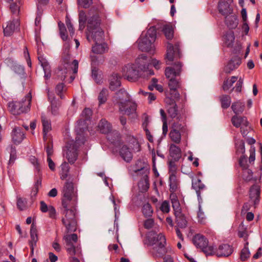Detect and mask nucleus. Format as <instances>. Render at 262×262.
I'll list each match as a JSON object with an SVG mask.
<instances>
[{
	"mask_svg": "<svg viewBox=\"0 0 262 262\" xmlns=\"http://www.w3.org/2000/svg\"><path fill=\"white\" fill-rule=\"evenodd\" d=\"M77 190L76 184L73 182H67V252L73 256L76 254L78 249L76 244L78 236L75 232L77 229L76 205L77 202Z\"/></svg>",
	"mask_w": 262,
	"mask_h": 262,
	"instance_id": "f257e3e1",
	"label": "nucleus"
},
{
	"mask_svg": "<svg viewBox=\"0 0 262 262\" xmlns=\"http://www.w3.org/2000/svg\"><path fill=\"white\" fill-rule=\"evenodd\" d=\"M88 126L86 120L80 119L77 121L76 126V132L77 136L75 141L67 142V159L69 163L72 164L77 160L78 155V149L81 145L84 144L85 138L83 135L86 130Z\"/></svg>",
	"mask_w": 262,
	"mask_h": 262,
	"instance_id": "f03ea898",
	"label": "nucleus"
},
{
	"mask_svg": "<svg viewBox=\"0 0 262 262\" xmlns=\"http://www.w3.org/2000/svg\"><path fill=\"white\" fill-rule=\"evenodd\" d=\"M182 63L180 62H175L172 67H167L165 70V74L169 79L168 86L169 88V95L168 96L172 97L174 99H180V95L177 89L180 88L181 82L180 80L181 73L182 72Z\"/></svg>",
	"mask_w": 262,
	"mask_h": 262,
	"instance_id": "7ed1b4c3",
	"label": "nucleus"
},
{
	"mask_svg": "<svg viewBox=\"0 0 262 262\" xmlns=\"http://www.w3.org/2000/svg\"><path fill=\"white\" fill-rule=\"evenodd\" d=\"M97 8L93 7L90 10L89 14L93 12H96L90 16L88 19L86 38L89 41L91 39H93L95 43L102 42L104 40V32L100 27L101 20L97 13Z\"/></svg>",
	"mask_w": 262,
	"mask_h": 262,
	"instance_id": "20e7f679",
	"label": "nucleus"
},
{
	"mask_svg": "<svg viewBox=\"0 0 262 262\" xmlns=\"http://www.w3.org/2000/svg\"><path fill=\"white\" fill-rule=\"evenodd\" d=\"M147 239L149 244L153 247L152 253L156 256L162 257L166 254V238L164 235L151 231L149 233Z\"/></svg>",
	"mask_w": 262,
	"mask_h": 262,
	"instance_id": "39448f33",
	"label": "nucleus"
},
{
	"mask_svg": "<svg viewBox=\"0 0 262 262\" xmlns=\"http://www.w3.org/2000/svg\"><path fill=\"white\" fill-rule=\"evenodd\" d=\"M157 37V30L155 26L150 27L144 35L143 34L138 39V48L142 52H152L154 46L153 43Z\"/></svg>",
	"mask_w": 262,
	"mask_h": 262,
	"instance_id": "423d86ee",
	"label": "nucleus"
},
{
	"mask_svg": "<svg viewBox=\"0 0 262 262\" xmlns=\"http://www.w3.org/2000/svg\"><path fill=\"white\" fill-rule=\"evenodd\" d=\"M188 134V130L185 123L176 121L172 124L169 135L172 142L176 144H179L182 136H187Z\"/></svg>",
	"mask_w": 262,
	"mask_h": 262,
	"instance_id": "0eeeda50",
	"label": "nucleus"
},
{
	"mask_svg": "<svg viewBox=\"0 0 262 262\" xmlns=\"http://www.w3.org/2000/svg\"><path fill=\"white\" fill-rule=\"evenodd\" d=\"M192 188L196 191L199 203V211L198 212L199 222L201 224H204L206 217L204 212L201 209V204L202 203L203 200L201 195V192L205 190L206 186L200 179L196 178L192 180Z\"/></svg>",
	"mask_w": 262,
	"mask_h": 262,
	"instance_id": "6e6552de",
	"label": "nucleus"
},
{
	"mask_svg": "<svg viewBox=\"0 0 262 262\" xmlns=\"http://www.w3.org/2000/svg\"><path fill=\"white\" fill-rule=\"evenodd\" d=\"M180 99H174V98L169 96H166L165 98V102L167 108V112L171 118H176L179 121L181 118V115H179L178 106L176 102Z\"/></svg>",
	"mask_w": 262,
	"mask_h": 262,
	"instance_id": "1a4fd4ad",
	"label": "nucleus"
},
{
	"mask_svg": "<svg viewBox=\"0 0 262 262\" xmlns=\"http://www.w3.org/2000/svg\"><path fill=\"white\" fill-rule=\"evenodd\" d=\"M180 43L177 42L174 43V46L170 43H167V53L166 54V59L168 61H173L174 59H178L182 57V54L180 51Z\"/></svg>",
	"mask_w": 262,
	"mask_h": 262,
	"instance_id": "9d476101",
	"label": "nucleus"
},
{
	"mask_svg": "<svg viewBox=\"0 0 262 262\" xmlns=\"http://www.w3.org/2000/svg\"><path fill=\"white\" fill-rule=\"evenodd\" d=\"M139 70L136 65L128 64L122 69L123 75L130 81H135L139 77Z\"/></svg>",
	"mask_w": 262,
	"mask_h": 262,
	"instance_id": "9b49d317",
	"label": "nucleus"
},
{
	"mask_svg": "<svg viewBox=\"0 0 262 262\" xmlns=\"http://www.w3.org/2000/svg\"><path fill=\"white\" fill-rule=\"evenodd\" d=\"M69 55V54L67 53V74H71L72 73V75L70 76V81H69V83H72L75 79L78 72V61L77 60L74 59L72 62H70L68 59Z\"/></svg>",
	"mask_w": 262,
	"mask_h": 262,
	"instance_id": "f8f14e48",
	"label": "nucleus"
},
{
	"mask_svg": "<svg viewBox=\"0 0 262 262\" xmlns=\"http://www.w3.org/2000/svg\"><path fill=\"white\" fill-rule=\"evenodd\" d=\"M260 187L257 184L253 185L249 189V198L253 202L254 208L259 204L260 201Z\"/></svg>",
	"mask_w": 262,
	"mask_h": 262,
	"instance_id": "ddd939ff",
	"label": "nucleus"
},
{
	"mask_svg": "<svg viewBox=\"0 0 262 262\" xmlns=\"http://www.w3.org/2000/svg\"><path fill=\"white\" fill-rule=\"evenodd\" d=\"M241 58L238 56H234L231 58L225 66L224 71L226 74H230L232 71L236 69L241 64Z\"/></svg>",
	"mask_w": 262,
	"mask_h": 262,
	"instance_id": "4468645a",
	"label": "nucleus"
},
{
	"mask_svg": "<svg viewBox=\"0 0 262 262\" xmlns=\"http://www.w3.org/2000/svg\"><path fill=\"white\" fill-rule=\"evenodd\" d=\"M12 141L15 145L19 144L25 138V134L20 127H15L11 133Z\"/></svg>",
	"mask_w": 262,
	"mask_h": 262,
	"instance_id": "2eb2a0df",
	"label": "nucleus"
},
{
	"mask_svg": "<svg viewBox=\"0 0 262 262\" xmlns=\"http://www.w3.org/2000/svg\"><path fill=\"white\" fill-rule=\"evenodd\" d=\"M66 57L64 53H62L61 59L58 67L55 71L56 78L63 80L66 78Z\"/></svg>",
	"mask_w": 262,
	"mask_h": 262,
	"instance_id": "dca6fc26",
	"label": "nucleus"
},
{
	"mask_svg": "<svg viewBox=\"0 0 262 262\" xmlns=\"http://www.w3.org/2000/svg\"><path fill=\"white\" fill-rule=\"evenodd\" d=\"M217 9L219 13L224 16H228L233 13V8L226 1H220L218 2Z\"/></svg>",
	"mask_w": 262,
	"mask_h": 262,
	"instance_id": "f3484780",
	"label": "nucleus"
},
{
	"mask_svg": "<svg viewBox=\"0 0 262 262\" xmlns=\"http://www.w3.org/2000/svg\"><path fill=\"white\" fill-rule=\"evenodd\" d=\"M106 138L111 143L117 147L120 146L122 144L120 134L117 131H111L107 134Z\"/></svg>",
	"mask_w": 262,
	"mask_h": 262,
	"instance_id": "a211bd4d",
	"label": "nucleus"
},
{
	"mask_svg": "<svg viewBox=\"0 0 262 262\" xmlns=\"http://www.w3.org/2000/svg\"><path fill=\"white\" fill-rule=\"evenodd\" d=\"M233 251V248L228 244H222L216 249V255L218 257L229 256Z\"/></svg>",
	"mask_w": 262,
	"mask_h": 262,
	"instance_id": "6ab92c4d",
	"label": "nucleus"
},
{
	"mask_svg": "<svg viewBox=\"0 0 262 262\" xmlns=\"http://www.w3.org/2000/svg\"><path fill=\"white\" fill-rule=\"evenodd\" d=\"M19 26V23L17 19H14L12 21L8 22L6 27L3 26L5 36H11Z\"/></svg>",
	"mask_w": 262,
	"mask_h": 262,
	"instance_id": "aec40b11",
	"label": "nucleus"
},
{
	"mask_svg": "<svg viewBox=\"0 0 262 262\" xmlns=\"http://www.w3.org/2000/svg\"><path fill=\"white\" fill-rule=\"evenodd\" d=\"M30 237L31 240L29 241V244L31 250V252L33 253L34 248L36 246V243L38 240L37 228L33 223L31 226Z\"/></svg>",
	"mask_w": 262,
	"mask_h": 262,
	"instance_id": "412c9836",
	"label": "nucleus"
},
{
	"mask_svg": "<svg viewBox=\"0 0 262 262\" xmlns=\"http://www.w3.org/2000/svg\"><path fill=\"white\" fill-rule=\"evenodd\" d=\"M116 102L119 106H123L124 103L129 100L128 94L124 89H121L115 93Z\"/></svg>",
	"mask_w": 262,
	"mask_h": 262,
	"instance_id": "4be33fe9",
	"label": "nucleus"
},
{
	"mask_svg": "<svg viewBox=\"0 0 262 262\" xmlns=\"http://www.w3.org/2000/svg\"><path fill=\"white\" fill-rule=\"evenodd\" d=\"M231 122L233 125L236 128L241 127V125L247 127L249 125V122L247 117L245 116H238V115H235L232 116Z\"/></svg>",
	"mask_w": 262,
	"mask_h": 262,
	"instance_id": "5701e85b",
	"label": "nucleus"
},
{
	"mask_svg": "<svg viewBox=\"0 0 262 262\" xmlns=\"http://www.w3.org/2000/svg\"><path fill=\"white\" fill-rule=\"evenodd\" d=\"M192 241L196 247L200 248L202 251L208 245V239L204 236L200 234L195 235Z\"/></svg>",
	"mask_w": 262,
	"mask_h": 262,
	"instance_id": "b1692460",
	"label": "nucleus"
},
{
	"mask_svg": "<svg viewBox=\"0 0 262 262\" xmlns=\"http://www.w3.org/2000/svg\"><path fill=\"white\" fill-rule=\"evenodd\" d=\"M137 104L134 102L126 101L124 103V106H119L120 111L124 112L125 114L129 115L136 112Z\"/></svg>",
	"mask_w": 262,
	"mask_h": 262,
	"instance_id": "393cba45",
	"label": "nucleus"
},
{
	"mask_svg": "<svg viewBox=\"0 0 262 262\" xmlns=\"http://www.w3.org/2000/svg\"><path fill=\"white\" fill-rule=\"evenodd\" d=\"M32 97L30 93L27 94L25 98L19 102V107L22 110L24 113H27L30 111Z\"/></svg>",
	"mask_w": 262,
	"mask_h": 262,
	"instance_id": "a878e982",
	"label": "nucleus"
},
{
	"mask_svg": "<svg viewBox=\"0 0 262 262\" xmlns=\"http://www.w3.org/2000/svg\"><path fill=\"white\" fill-rule=\"evenodd\" d=\"M121 77L117 73H113L110 79V89L112 91H115L117 88L121 86L120 81Z\"/></svg>",
	"mask_w": 262,
	"mask_h": 262,
	"instance_id": "bb28decb",
	"label": "nucleus"
},
{
	"mask_svg": "<svg viewBox=\"0 0 262 262\" xmlns=\"http://www.w3.org/2000/svg\"><path fill=\"white\" fill-rule=\"evenodd\" d=\"M169 155L174 161H178L182 157L181 148L174 144H171L169 147Z\"/></svg>",
	"mask_w": 262,
	"mask_h": 262,
	"instance_id": "cd10ccee",
	"label": "nucleus"
},
{
	"mask_svg": "<svg viewBox=\"0 0 262 262\" xmlns=\"http://www.w3.org/2000/svg\"><path fill=\"white\" fill-rule=\"evenodd\" d=\"M176 217V223L178 227L181 228H185L187 226V221L186 219V217L180 211H176L174 212Z\"/></svg>",
	"mask_w": 262,
	"mask_h": 262,
	"instance_id": "c85d7f7f",
	"label": "nucleus"
},
{
	"mask_svg": "<svg viewBox=\"0 0 262 262\" xmlns=\"http://www.w3.org/2000/svg\"><path fill=\"white\" fill-rule=\"evenodd\" d=\"M235 40L234 33L232 31L227 32L223 36V42L227 48H232Z\"/></svg>",
	"mask_w": 262,
	"mask_h": 262,
	"instance_id": "c756f323",
	"label": "nucleus"
},
{
	"mask_svg": "<svg viewBox=\"0 0 262 262\" xmlns=\"http://www.w3.org/2000/svg\"><path fill=\"white\" fill-rule=\"evenodd\" d=\"M225 23L229 29H235L238 24V19L236 15L225 16Z\"/></svg>",
	"mask_w": 262,
	"mask_h": 262,
	"instance_id": "7c9ffc66",
	"label": "nucleus"
},
{
	"mask_svg": "<svg viewBox=\"0 0 262 262\" xmlns=\"http://www.w3.org/2000/svg\"><path fill=\"white\" fill-rule=\"evenodd\" d=\"M119 153L122 159L127 162H129L133 159L132 152L125 145L122 146L120 149Z\"/></svg>",
	"mask_w": 262,
	"mask_h": 262,
	"instance_id": "2f4dec72",
	"label": "nucleus"
},
{
	"mask_svg": "<svg viewBox=\"0 0 262 262\" xmlns=\"http://www.w3.org/2000/svg\"><path fill=\"white\" fill-rule=\"evenodd\" d=\"M125 139L126 142L130 145L133 149L136 150L137 151L140 150V146L138 141L135 137L130 134H127Z\"/></svg>",
	"mask_w": 262,
	"mask_h": 262,
	"instance_id": "473e14b6",
	"label": "nucleus"
},
{
	"mask_svg": "<svg viewBox=\"0 0 262 262\" xmlns=\"http://www.w3.org/2000/svg\"><path fill=\"white\" fill-rule=\"evenodd\" d=\"M19 102L12 101L8 103V108L11 113L14 115H19L23 113V111L19 108Z\"/></svg>",
	"mask_w": 262,
	"mask_h": 262,
	"instance_id": "72a5a7b5",
	"label": "nucleus"
},
{
	"mask_svg": "<svg viewBox=\"0 0 262 262\" xmlns=\"http://www.w3.org/2000/svg\"><path fill=\"white\" fill-rule=\"evenodd\" d=\"M107 45L105 43L98 42L92 47V52L98 54H102L107 51Z\"/></svg>",
	"mask_w": 262,
	"mask_h": 262,
	"instance_id": "f704fd0d",
	"label": "nucleus"
},
{
	"mask_svg": "<svg viewBox=\"0 0 262 262\" xmlns=\"http://www.w3.org/2000/svg\"><path fill=\"white\" fill-rule=\"evenodd\" d=\"M98 127L102 134H107L112 130V125L107 120L102 119L99 123Z\"/></svg>",
	"mask_w": 262,
	"mask_h": 262,
	"instance_id": "c9c22d12",
	"label": "nucleus"
},
{
	"mask_svg": "<svg viewBox=\"0 0 262 262\" xmlns=\"http://www.w3.org/2000/svg\"><path fill=\"white\" fill-rule=\"evenodd\" d=\"M109 95L108 90L106 88H103L98 96V105L100 106L106 103Z\"/></svg>",
	"mask_w": 262,
	"mask_h": 262,
	"instance_id": "e433bc0d",
	"label": "nucleus"
},
{
	"mask_svg": "<svg viewBox=\"0 0 262 262\" xmlns=\"http://www.w3.org/2000/svg\"><path fill=\"white\" fill-rule=\"evenodd\" d=\"M162 32L167 39L171 40L173 38L174 31L171 25H164L162 28Z\"/></svg>",
	"mask_w": 262,
	"mask_h": 262,
	"instance_id": "4c0bfd02",
	"label": "nucleus"
},
{
	"mask_svg": "<svg viewBox=\"0 0 262 262\" xmlns=\"http://www.w3.org/2000/svg\"><path fill=\"white\" fill-rule=\"evenodd\" d=\"M11 70L17 74L21 79H24L25 77V69L23 66L17 63H14L12 66Z\"/></svg>",
	"mask_w": 262,
	"mask_h": 262,
	"instance_id": "58836bf2",
	"label": "nucleus"
},
{
	"mask_svg": "<svg viewBox=\"0 0 262 262\" xmlns=\"http://www.w3.org/2000/svg\"><path fill=\"white\" fill-rule=\"evenodd\" d=\"M231 108L235 115L242 114L245 109V104L240 101L235 102L232 103Z\"/></svg>",
	"mask_w": 262,
	"mask_h": 262,
	"instance_id": "ea45409f",
	"label": "nucleus"
},
{
	"mask_svg": "<svg viewBox=\"0 0 262 262\" xmlns=\"http://www.w3.org/2000/svg\"><path fill=\"white\" fill-rule=\"evenodd\" d=\"M41 121L43 126V138L45 141L47 139V134L51 130V126L50 122L46 118L42 117Z\"/></svg>",
	"mask_w": 262,
	"mask_h": 262,
	"instance_id": "a19ab883",
	"label": "nucleus"
},
{
	"mask_svg": "<svg viewBox=\"0 0 262 262\" xmlns=\"http://www.w3.org/2000/svg\"><path fill=\"white\" fill-rule=\"evenodd\" d=\"M219 99L221 104V107L223 109L228 108L231 104V97L227 95H222L219 97Z\"/></svg>",
	"mask_w": 262,
	"mask_h": 262,
	"instance_id": "79ce46f5",
	"label": "nucleus"
},
{
	"mask_svg": "<svg viewBox=\"0 0 262 262\" xmlns=\"http://www.w3.org/2000/svg\"><path fill=\"white\" fill-rule=\"evenodd\" d=\"M37 54L39 62L41 64L43 71H47V70L51 69L49 63L43 55L40 53L39 49L37 50Z\"/></svg>",
	"mask_w": 262,
	"mask_h": 262,
	"instance_id": "37998d69",
	"label": "nucleus"
},
{
	"mask_svg": "<svg viewBox=\"0 0 262 262\" xmlns=\"http://www.w3.org/2000/svg\"><path fill=\"white\" fill-rule=\"evenodd\" d=\"M170 198L172 204V207L174 212H176V211H180L181 209L180 204L176 194L173 193H171L170 195Z\"/></svg>",
	"mask_w": 262,
	"mask_h": 262,
	"instance_id": "c03bdc74",
	"label": "nucleus"
},
{
	"mask_svg": "<svg viewBox=\"0 0 262 262\" xmlns=\"http://www.w3.org/2000/svg\"><path fill=\"white\" fill-rule=\"evenodd\" d=\"M237 77L232 76L231 79H226L223 82L222 88L224 91L228 90L233 85V84L237 80Z\"/></svg>",
	"mask_w": 262,
	"mask_h": 262,
	"instance_id": "a18cd8bd",
	"label": "nucleus"
},
{
	"mask_svg": "<svg viewBox=\"0 0 262 262\" xmlns=\"http://www.w3.org/2000/svg\"><path fill=\"white\" fill-rule=\"evenodd\" d=\"M56 93L60 98H64V94L66 93L65 84L63 82L58 83L56 87Z\"/></svg>",
	"mask_w": 262,
	"mask_h": 262,
	"instance_id": "49530a36",
	"label": "nucleus"
},
{
	"mask_svg": "<svg viewBox=\"0 0 262 262\" xmlns=\"http://www.w3.org/2000/svg\"><path fill=\"white\" fill-rule=\"evenodd\" d=\"M170 191L173 193L177 189V180L176 175H170L169 178Z\"/></svg>",
	"mask_w": 262,
	"mask_h": 262,
	"instance_id": "de8ad7c7",
	"label": "nucleus"
},
{
	"mask_svg": "<svg viewBox=\"0 0 262 262\" xmlns=\"http://www.w3.org/2000/svg\"><path fill=\"white\" fill-rule=\"evenodd\" d=\"M142 213L145 217H149L152 215L153 210L149 203H147L143 206Z\"/></svg>",
	"mask_w": 262,
	"mask_h": 262,
	"instance_id": "09e8293b",
	"label": "nucleus"
},
{
	"mask_svg": "<svg viewBox=\"0 0 262 262\" xmlns=\"http://www.w3.org/2000/svg\"><path fill=\"white\" fill-rule=\"evenodd\" d=\"M248 243L245 245L244 248L242 250L240 255L241 260L243 261H246L250 257V252L249 248L247 247Z\"/></svg>",
	"mask_w": 262,
	"mask_h": 262,
	"instance_id": "8fccbe9b",
	"label": "nucleus"
},
{
	"mask_svg": "<svg viewBox=\"0 0 262 262\" xmlns=\"http://www.w3.org/2000/svg\"><path fill=\"white\" fill-rule=\"evenodd\" d=\"M242 177L243 179L247 182H249L252 179L253 172L252 170L248 168L243 170Z\"/></svg>",
	"mask_w": 262,
	"mask_h": 262,
	"instance_id": "3c124183",
	"label": "nucleus"
},
{
	"mask_svg": "<svg viewBox=\"0 0 262 262\" xmlns=\"http://www.w3.org/2000/svg\"><path fill=\"white\" fill-rule=\"evenodd\" d=\"M134 171L138 175L144 176L146 177H147V174L149 173L148 169L144 166H141L138 168L135 169Z\"/></svg>",
	"mask_w": 262,
	"mask_h": 262,
	"instance_id": "603ef678",
	"label": "nucleus"
},
{
	"mask_svg": "<svg viewBox=\"0 0 262 262\" xmlns=\"http://www.w3.org/2000/svg\"><path fill=\"white\" fill-rule=\"evenodd\" d=\"M237 151L242 154L245 152V142L243 140H239L235 143Z\"/></svg>",
	"mask_w": 262,
	"mask_h": 262,
	"instance_id": "864d4df0",
	"label": "nucleus"
},
{
	"mask_svg": "<svg viewBox=\"0 0 262 262\" xmlns=\"http://www.w3.org/2000/svg\"><path fill=\"white\" fill-rule=\"evenodd\" d=\"M59 34L62 39L64 41L66 40V26L61 21L58 23Z\"/></svg>",
	"mask_w": 262,
	"mask_h": 262,
	"instance_id": "5fc2aeb1",
	"label": "nucleus"
},
{
	"mask_svg": "<svg viewBox=\"0 0 262 262\" xmlns=\"http://www.w3.org/2000/svg\"><path fill=\"white\" fill-rule=\"evenodd\" d=\"M27 200L25 198H19L17 201V206L20 210H25L26 208Z\"/></svg>",
	"mask_w": 262,
	"mask_h": 262,
	"instance_id": "6e6d98bb",
	"label": "nucleus"
},
{
	"mask_svg": "<svg viewBox=\"0 0 262 262\" xmlns=\"http://www.w3.org/2000/svg\"><path fill=\"white\" fill-rule=\"evenodd\" d=\"M149 64H140V66H138V68H140L141 70H143V72L144 73V75H149V76L153 75L154 74V72L152 70H149Z\"/></svg>",
	"mask_w": 262,
	"mask_h": 262,
	"instance_id": "4d7b16f0",
	"label": "nucleus"
},
{
	"mask_svg": "<svg viewBox=\"0 0 262 262\" xmlns=\"http://www.w3.org/2000/svg\"><path fill=\"white\" fill-rule=\"evenodd\" d=\"M175 162L176 161H174V160L173 161H170L169 162L168 167L169 172L170 173V175H176L177 167L176 164H175Z\"/></svg>",
	"mask_w": 262,
	"mask_h": 262,
	"instance_id": "13d9d810",
	"label": "nucleus"
},
{
	"mask_svg": "<svg viewBox=\"0 0 262 262\" xmlns=\"http://www.w3.org/2000/svg\"><path fill=\"white\" fill-rule=\"evenodd\" d=\"M98 69L95 66H92V77L96 83L100 82V76L98 74Z\"/></svg>",
	"mask_w": 262,
	"mask_h": 262,
	"instance_id": "bf43d9fd",
	"label": "nucleus"
},
{
	"mask_svg": "<svg viewBox=\"0 0 262 262\" xmlns=\"http://www.w3.org/2000/svg\"><path fill=\"white\" fill-rule=\"evenodd\" d=\"M100 59L99 60V56H96V55H91V61H92V66H95L97 64H99L100 63H102L104 61V58L103 57L100 56Z\"/></svg>",
	"mask_w": 262,
	"mask_h": 262,
	"instance_id": "052dcab7",
	"label": "nucleus"
},
{
	"mask_svg": "<svg viewBox=\"0 0 262 262\" xmlns=\"http://www.w3.org/2000/svg\"><path fill=\"white\" fill-rule=\"evenodd\" d=\"M92 113V111L90 108H85L82 112V116L84 118V120L87 121L91 118Z\"/></svg>",
	"mask_w": 262,
	"mask_h": 262,
	"instance_id": "680f3d73",
	"label": "nucleus"
},
{
	"mask_svg": "<svg viewBox=\"0 0 262 262\" xmlns=\"http://www.w3.org/2000/svg\"><path fill=\"white\" fill-rule=\"evenodd\" d=\"M239 166L242 168V169L248 168L247 164V159L245 155L241 156L238 161Z\"/></svg>",
	"mask_w": 262,
	"mask_h": 262,
	"instance_id": "e2e57ef3",
	"label": "nucleus"
},
{
	"mask_svg": "<svg viewBox=\"0 0 262 262\" xmlns=\"http://www.w3.org/2000/svg\"><path fill=\"white\" fill-rule=\"evenodd\" d=\"M202 251L205 253L207 256L214 254L216 255V249H214L212 246H207Z\"/></svg>",
	"mask_w": 262,
	"mask_h": 262,
	"instance_id": "0e129e2a",
	"label": "nucleus"
},
{
	"mask_svg": "<svg viewBox=\"0 0 262 262\" xmlns=\"http://www.w3.org/2000/svg\"><path fill=\"white\" fill-rule=\"evenodd\" d=\"M244 82V79L242 77H239L238 80L237 81L235 86L234 88H233V89L231 90V91H232L234 89H235V91L236 92L239 93L242 91V88L243 86V84Z\"/></svg>",
	"mask_w": 262,
	"mask_h": 262,
	"instance_id": "69168bd1",
	"label": "nucleus"
},
{
	"mask_svg": "<svg viewBox=\"0 0 262 262\" xmlns=\"http://www.w3.org/2000/svg\"><path fill=\"white\" fill-rule=\"evenodd\" d=\"M45 149L47 154V156H51L53 154L52 143L48 142L45 145Z\"/></svg>",
	"mask_w": 262,
	"mask_h": 262,
	"instance_id": "338daca9",
	"label": "nucleus"
},
{
	"mask_svg": "<svg viewBox=\"0 0 262 262\" xmlns=\"http://www.w3.org/2000/svg\"><path fill=\"white\" fill-rule=\"evenodd\" d=\"M79 5L84 8H88L93 3V0H78Z\"/></svg>",
	"mask_w": 262,
	"mask_h": 262,
	"instance_id": "774afa93",
	"label": "nucleus"
}]
</instances>
